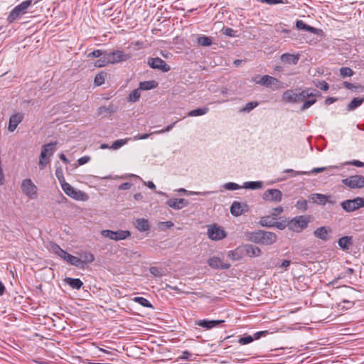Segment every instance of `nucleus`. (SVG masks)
Here are the masks:
<instances>
[{
	"instance_id": "obj_1",
	"label": "nucleus",
	"mask_w": 364,
	"mask_h": 364,
	"mask_svg": "<svg viewBox=\"0 0 364 364\" xmlns=\"http://www.w3.org/2000/svg\"><path fill=\"white\" fill-rule=\"evenodd\" d=\"M300 90H287L282 94V100L289 103H299L304 102L306 98L315 97L318 92L310 88L299 91Z\"/></svg>"
},
{
	"instance_id": "obj_2",
	"label": "nucleus",
	"mask_w": 364,
	"mask_h": 364,
	"mask_svg": "<svg viewBox=\"0 0 364 364\" xmlns=\"http://www.w3.org/2000/svg\"><path fill=\"white\" fill-rule=\"evenodd\" d=\"M246 235L250 241L264 245H272L277 239V236L275 233L262 230L255 232H248L246 233Z\"/></svg>"
},
{
	"instance_id": "obj_3",
	"label": "nucleus",
	"mask_w": 364,
	"mask_h": 364,
	"mask_svg": "<svg viewBox=\"0 0 364 364\" xmlns=\"http://www.w3.org/2000/svg\"><path fill=\"white\" fill-rule=\"evenodd\" d=\"M56 142H50L42 146L39 159L40 169H43L50 163L49 157L53 155Z\"/></svg>"
},
{
	"instance_id": "obj_4",
	"label": "nucleus",
	"mask_w": 364,
	"mask_h": 364,
	"mask_svg": "<svg viewBox=\"0 0 364 364\" xmlns=\"http://www.w3.org/2000/svg\"><path fill=\"white\" fill-rule=\"evenodd\" d=\"M61 187L67 196L75 200L85 201L87 199V196L85 193L75 189L70 183L65 182L64 178H63V182H61Z\"/></svg>"
},
{
	"instance_id": "obj_5",
	"label": "nucleus",
	"mask_w": 364,
	"mask_h": 364,
	"mask_svg": "<svg viewBox=\"0 0 364 364\" xmlns=\"http://www.w3.org/2000/svg\"><path fill=\"white\" fill-rule=\"evenodd\" d=\"M309 222V220L306 216H297L287 223V227L290 230L299 232L307 227Z\"/></svg>"
},
{
	"instance_id": "obj_6",
	"label": "nucleus",
	"mask_w": 364,
	"mask_h": 364,
	"mask_svg": "<svg viewBox=\"0 0 364 364\" xmlns=\"http://www.w3.org/2000/svg\"><path fill=\"white\" fill-rule=\"evenodd\" d=\"M101 235L106 238L114 241H119L125 240L131 236V232L129 230H118L113 231L110 230H103L101 231Z\"/></svg>"
},
{
	"instance_id": "obj_7",
	"label": "nucleus",
	"mask_w": 364,
	"mask_h": 364,
	"mask_svg": "<svg viewBox=\"0 0 364 364\" xmlns=\"http://www.w3.org/2000/svg\"><path fill=\"white\" fill-rule=\"evenodd\" d=\"M341 208L346 212L350 213L364 207V199L361 197H356L353 199L343 200L341 203Z\"/></svg>"
},
{
	"instance_id": "obj_8",
	"label": "nucleus",
	"mask_w": 364,
	"mask_h": 364,
	"mask_svg": "<svg viewBox=\"0 0 364 364\" xmlns=\"http://www.w3.org/2000/svg\"><path fill=\"white\" fill-rule=\"evenodd\" d=\"M255 82L272 90H277L283 87L282 82L278 79L268 75H263L259 80Z\"/></svg>"
},
{
	"instance_id": "obj_9",
	"label": "nucleus",
	"mask_w": 364,
	"mask_h": 364,
	"mask_svg": "<svg viewBox=\"0 0 364 364\" xmlns=\"http://www.w3.org/2000/svg\"><path fill=\"white\" fill-rule=\"evenodd\" d=\"M32 4V0L22 1L20 4L14 7L8 16V21L13 22L21 15L26 13V10Z\"/></svg>"
},
{
	"instance_id": "obj_10",
	"label": "nucleus",
	"mask_w": 364,
	"mask_h": 364,
	"mask_svg": "<svg viewBox=\"0 0 364 364\" xmlns=\"http://www.w3.org/2000/svg\"><path fill=\"white\" fill-rule=\"evenodd\" d=\"M21 188L23 193L28 198L34 199L37 197L38 188L31 179L23 180Z\"/></svg>"
},
{
	"instance_id": "obj_11",
	"label": "nucleus",
	"mask_w": 364,
	"mask_h": 364,
	"mask_svg": "<svg viewBox=\"0 0 364 364\" xmlns=\"http://www.w3.org/2000/svg\"><path fill=\"white\" fill-rule=\"evenodd\" d=\"M207 235L210 240L215 241L220 240L227 236L224 229L216 224L208 226Z\"/></svg>"
},
{
	"instance_id": "obj_12",
	"label": "nucleus",
	"mask_w": 364,
	"mask_h": 364,
	"mask_svg": "<svg viewBox=\"0 0 364 364\" xmlns=\"http://www.w3.org/2000/svg\"><path fill=\"white\" fill-rule=\"evenodd\" d=\"M108 61L110 64H117L129 60L131 54L124 53L122 50H116L113 52L107 53Z\"/></svg>"
},
{
	"instance_id": "obj_13",
	"label": "nucleus",
	"mask_w": 364,
	"mask_h": 364,
	"mask_svg": "<svg viewBox=\"0 0 364 364\" xmlns=\"http://www.w3.org/2000/svg\"><path fill=\"white\" fill-rule=\"evenodd\" d=\"M342 183L350 188H364V176L362 175H354L342 180Z\"/></svg>"
},
{
	"instance_id": "obj_14",
	"label": "nucleus",
	"mask_w": 364,
	"mask_h": 364,
	"mask_svg": "<svg viewBox=\"0 0 364 364\" xmlns=\"http://www.w3.org/2000/svg\"><path fill=\"white\" fill-rule=\"evenodd\" d=\"M147 63L152 69L159 70L164 73L171 70V67L160 58H149Z\"/></svg>"
},
{
	"instance_id": "obj_15",
	"label": "nucleus",
	"mask_w": 364,
	"mask_h": 364,
	"mask_svg": "<svg viewBox=\"0 0 364 364\" xmlns=\"http://www.w3.org/2000/svg\"><path fill=\"white\" fill-rule=\"evenodd\" d=\"M262 199L268 202L279 203L282 199V191L276 188L267 189L262 194Z\"/></svg>"
},
{
	"instance_id": "obj_16",
	"label": "nucleus",
	"mask_w": 364,
	"mask_h": 364,
	"mask_svg": "<svg viewBox=\"0 0 364 364\" xmlns=\"http://www.w3.org/2000/svg\"><path fill=\"white\" fill-rule=\"evenodd\" d=\"M188 204L189 202L184 198H171L166 201V205L174 210H181Z\"/></svg>"
},
{
	"instance_id": "obj_17",
	"label": "nucleus",
	"mask_w": 364,
	"mask_h": 364,
	"mask_svg": "<svg viewBox=\"0 0 364 364\" xmlns=\"http://www.w3.org/2000/svg\"><path fill=\"white\" fill-rule=\"evenodd\" d=\"M331 232L332 230L330 227L322 226L316 229L314 232V235L318 239H321L323 241H327L329 239V235Z\"/></svg>"
},
{
	"instance_id": "obj_18",
	"label": "nucleus",
	"mask_w": 364,
	"mask_h": 364,
	"mask_svg": "<svg viewBox=\"0 0 364 364\" xmlns=\"http://www.w3.org/2000/svg\"><path fill=\"white\" fill-rule=\"evenodd\" d=\"M23 114L18 112L11 115L9 118L8 129L9 132H13L18 125L23 121Z\"/></svg>"
},
{
	"instance_id": "obj_19",
	"label": "nucleus",
	"mask_w": 364,
	"mask_h": 364,
	"mask_svg": "<svg viewBox=\"0 0 364 364\" xmlns=\"http://www.w3.org/2000/svg\"><path fill=\"white\" fill-rule=\"evenodd\" d=\"M224 320H208L203 319L196 321V325L204 328L205 329H211L220 323H224Z\"/></svg>"
},
{
	"instance_id": "obj_20",
	"label": "nucleus",
	"mask_w": 364,
	"mask_h": 364,
	"mask_svg": "<svg viewBox=\"0 0 364 364\" xmlns=\"http://www.w3.org/2000/svg\"><path fill=\"white\" fill-rule=\"evenodd\" d=\"M208 265L213 269H228L230 267L229 263H224L217 257H211L208 261Z\"/></svg>"
},
{
	"instance_id": "obj_21",
	"label": "nucleus",
	"mask_w": 364,
	"mask_h": 364,
	"mask_svg": "<svg viewBox=\"0 0 364 364\" xmlns=\"http://www.w3.org/2000/svg\"><path fill=\"white\" fill-rule=\"evenodd\" d=\"M245 256L244 245L239 246L233 250L229 251L228 257L232 261L241 259Z\"/></svg>"
},
{
	"instance_id": "obj_22",
	"label": "nucleus",
	"mask_w": 364,
	"mask_h": 364,
	"mask_svg": "<svg viewBox=\"0 0 364 364\" xmlns=\"http://www.w3.org/2000/svg\"><path fill=\"white\" fill-rule=\"evenodd\" d=\"M247 205L234 201L230 206V213L234 216H240L246 210Z\"/></svg>"
},
{
	"instance_id": "obj_23",
	"label": "nucleus",
	"mask_w": 364,
	"mask_h": 364,
	"mask_svg": "<svg viewBox=\"0 0 364 364\" xmlns=\"http://www.w3.org/2000/svg\"><path fill=\"white\" fill-rule=\"evenodd\" d=\"M244 250L245 256L247 255L250 257H259L262 253L259 247L250 244L244 245Z\"/></svg>"
},
{
	"instance_id": "obj_24",
	"label": "nucleus",
	"mask_w": 364,
	"mask_h": 364,
	"mask_svg": "<svg viewBox=\"0 0 364 364\" xmlns=\"http://www.w3.org/2000/svg\"><path fill=\"white\" fill-rule=\"evenodd\" d=\"M296 28H298L299 30H305L306 31H309V32H310L311 33L316 34V35H318L320 33H321V29H318V28L310 26L306 24L301 20H297L296 21Z\"/></svg>"
},
{
	"instance_id": "obj_25",
	"label": "nucleus",
	"mask_w": 364,
	"mask_h": 364,
	"mask_svg": "<svg viewBox=\"0 0 364 364\" xmlns=\"http://www.w3.org/2000/svg\"><path fill=\"white\" fill-rule=\"evenodd\" d=\"M63 259H64L71 265L82 268V259L80 258H78L77 257L69 254L68 252H66L65 255L63 257Z\"/></svg>"
},
{
	"instance_id": "obj_26",
	"label": "nucleus",
	"mask_w": 364,
	"mask_h": 364,
	"mask_svg": "<svg viewBox=\"0 0 364 364\" xmlns=\"http://www.w3.org/2000/svg\"><path fill=\"white\" fill-rule=\"evenodd\" d=\"M309 198L313 203L325 205L328 202V198H331V196H326L321 193H314L311 194Z\"/></svg>"
},
{
	"instance_id": "obj_27",
	"label": "nucleus",
	"mask_w": 364,
	"mask_h": 364,
	"mask_svg": "<svg viewBox=\"0 0 364 364\" xmlns=\"http://www.w3.org/2000/svg\"><path fill=\"white\" fill-rule=\"evenodd\" d=\"M299 58V54L294 55L287 53L281 55V60L284 63L296 65L297 64Z\"/></svg>"
},
{
	"instance_id": "obj_28",
	"label": "nucleus",
	"mask_w": 364,
	"mask_h": 364,
	"mask_svg": "<svg viewBox=\"0 0 364 364\" xmlns=\"http://www.w3.org/2000/svg\"><path fill=\"white\" fill-rule=\"evenodd\" d=\"M135 228L140 232L148 231L150 228L149 221L144 218H138L134 223Z\"/></svg>"
},
{
	"instance_id": "obj_29",
	"label": "nucleus",
	"mask_w": 364,
	"mask_h": 364,
	"mask_svg": "<svg viewBox=\"0 0 364 364\" xmlns=\"http://www.w3.org/2000/svg\"><path fill=\"white\" fill-rule=\"evenodd\" d=\"M338 246L343 250H348L353 244V238L350 236H344L338 241Z\"/></svg>"
},
{
	"instance_id": "obj_30",
	"label": "nucleus",
	"mask_w": 364,
	"mask_h": 364,
	"mask_svg": "<svg viewBox=\"0 0 364 364\" xmlns=\"http://www.w3.org/2000/svg\"><path fill=\"white\" fill-rule=\"evenodd\" d=\"M64 282L73 289H80L83 286V282L77 278L66 277Z\"/></svg>"
},
{
	"instance_id": "obj_31",
	"label": "nucleus",
	"mask_w": 364,
	"mask_h": 364,
	"mask_svg": "<svg viewBox=\"0 0 364 364\" xmlns=\"http://www.w3.org/2000/svg\"><path fill=\"white\" fill-rule=\"evenodd\" d=\"M157 85L158 83L154 80L144 81L139 83V88L140 90H149L156 88Z\"/></svg>"
},
{
	"instance_id": "obj_32",
	"label": "nucleus",
	"mask_w": 364,
	"mask_h": 364,
	"mask_svg": "<svg viewBox=\"0 0 364 364\" xmlns=\"http://www.w3.org/2000/svg\"><path fill=\"white\" fill-rule=\"evenodd\" d=\"M50 249L53 253L58 255L61 259H63V257H64L67 252L55 243H51Z\"/></svg>"
},
{
	"instance_id": "obj_33",
	"label": "nucleus",
	"mask_w": 364,
	"mask_h": 364,
	"mask_svg": "<svg viewBox=\"0 0 364 364\" xmlns=\"http://www.w3.org/2000/svg\"><path fill=\"white\" fill-rule=\"evenodd\" d=\"M364 102V97H355L348 105V110L351 111L361 105Z\"/></svg>"
},
{
	"instance_id": "obj_34",
	"label": "nucleus",
	"mask_w": 364,
	"mask_h": 364,
	"mask_svg": "<svg viewBox=\"0 0 364 364\" xmlns=\"http://www.w3.org/2000/svg\"><path fill=\"white\" fill-rule=\"evenodd\" d=\"M177 191L179 192V193H186L187 195L203 196H208V195L212 194V193H214L213 191H204V192L188 191L187 190H186L185 188H183L178 189Z\"/></svg>"
},
{
	"instance_id": "obj_35",
	"label": "nucleus",
	"mask_w": 364,
	"mask_h": 364,
	"mask_svg": "<svg viewBox=\"0 0 364 364\" xmlns=\"http://www.w3.org/2000/svg\"><path fill=\"white\" fill-rule=\"evenodd\" d=\"M197 43L202 46L206 47L210 46L213 43L212 38L210 37L202 35L197 38Z\"/></svg>"
},
{
	"instance_id": "obj_36",
	"label": "nucleus",
	"mask_w": 364,
	"mask_h": 364,
	"mask_svg": "<svg viewBox=\"0 0 364 364\" xmlns=\"http://www.w3.org/2000/svg\"><path fill=\"white\" fill-rule=\"evenodd\" d=\"M82 267L85 263H92L95 260V256L92 253L88 251H85L81 253Z\"/></svg>"
},
{
	"instance_id": "obj_37",
	"label": "nucleus",
	"mask_w": 364,
	"mask_h": 364,
	"mask_svg": "<svg viewBox=\"0 0 364 364\" xmlns=\"http://www.w3.org/2000/svg\"><path fill=\"white\" fill-rule=\"evenodd\" d=\"M262 186L263 183L262 181L245 182L243 185V188L252 190L259 189L262 188Z\"/></svg>"
},
{
	"instance_id": "obj_38",
	"label": "nucleus",
	"mask_w": 364,
	"mask_h": 364,
	"mask_svg": "<svg viewBox=\"0 0 364 364\" xmlns=\"http://www.w3.org/2000/svg\"><path fill=\"white\" fill-rule=\"evenodd\" d=\"M208 111H209V109L208 107L198 108V109L190 111L187 114V116H188V117L201 116V115H204L206 113H208Z\"/></svg>"
},
{
	"instance_id": "obj_39",
	"label": "nucleus",
	"mask_w": 364,
	"mask_h": 364,
	"mask_svg": "<svg viewBox=\"0 0 364 364\" xmlns=\"http://www.w3.org/2000/svg\"><path fill=\"white\" fill-rule=\"evenodd\" d=\"M140 96V89H135L129 93V96L127 97V101L132 103L136 102L139 100Z\"/></svg>"
},
{
	"instance_id": "obj_40",
	"label": "nucleus",
	"mask_w": 364,
	"mask_h": 364,
	"mask_svg": "<svg viewBox=\"0 0 364 364\" xmlns=\"http://www.w3.org/2000/svg\"><path fill=\"white\" fill-rule=\"evenodd\" d=\"M110 64L109 62L108 61V58H107V53H105L103 55H102L100 57V59L97 60L95 63H94V66L96 67V68H102V67H105L107 65Z\"/></svg>"
},
{
	"instance_id": "obj_41",
	"label": "nucleus",
	"mask_w": 364,
	"mask_h": 364,
	"mask_svg": "<svg viewBox=\"0 0 364 364\" xmlns=\"http://www.w3.org/2000/svg\"><path fill=\"white\" fill-rule=\"evenodd\" d=\"M132 300L134 302L139 304L140 305H141L144 307L153 308L152 304L146 298L141 297V296H136V297L133 298Z\"/></svg>"
},
{
	"instance_id": "obj_42",
	"label": "nucleus",
	"mask_w": 364,
	"mask_h": 364,
	"mask_svg": "<svg viewBox=\"0 0 364 364\" xmlns=\"http://www.w3.org/2000/svg\"><path fill=\"white\" fill-rule=\"evenodd\" d=\"M130 139H118L112 143L110 146V149L113 150H117L121 148L122 146L125 145Z\"/></svg>"
},
{
	"instance_id": "obj_43",
	"label": "nucleus",
	"mask_w": 364,
	"mask_h": 364,
	"mask_svg": "<svg viewBox=\"0 0 364 364\" xmlns=\"http://www.w3.org/2000/svg\"><path fill=\"white\" fill-rule=\"evenodd\" d=\"M327 168H328L327 167L314 168H313L312 170H311L309 171L298 172L296 174H305V175L309 176L311 174H315V173H321V172L326 171Z\"/></svg>"
},
{
	"instance_id": "obj_44",
	"label": "nucleus",
	"mask_w": 364,
	"mask_h": 364,
	"mask_svg": "<svg viewBox=\"0 0 364 364\" xmlns=\"http://www.w3.org/2000/svg\"><path fill=\"white\" fill-rule=\"evenodd\" d=\"M258 105L257 102H250L240 109L241 112L248 113Z\"/></svg>"
},
{
	"instance_id": "obj_45",
	"label": "nucleus",
	"mask_w": 364,
	"mask_h": 364,
	"mask_svg": "<svg viewBox=\"0 0 364 364\" xmlns=\"http://www.w3.org/2000/svg\"><path fill=\"white\" fill-rule=\"evenodd\" d=\"M259 223L262 227H272L273 220L270 216H266L262 218Z\"/></svg>"
},
{
	"instance_id": "obj_46",
	"label": "nucleus",
	"mask_w": 364,
	"mask_h": 364,
	"mask_svg": "<svg viewBox=\"0 0 364 364\" xmlns=\"http://www.w3.org/2000/svg\"><path fill=\"white\" fill-rule=\"evenodd\" d=\"M353 71L352 69L348 67H342L340 69V75L343 77H350L353 75Z\"/></svg>"
},
{
	"instance_id": "obj_47",
	"label": "nucleus",
	"mask_w": 364,
	"mask_h": 364,
	"mask_svg": "<svg viewBox=\"0 0 364 364\" xmlns=\"http://www.w3.org/2000/svg\"><path fill=\"white\" fill-rule=\"evenodd\" d=\"M105 74L104 73H100L96 75L94 82L97 86H100L105 82Z\"/></svg>"
},
{
	"instance_id": "obj_48",
	"label": "nucleus",
	"mask_w": 364,
	"mask_h": 364,
	"mask_svg": "<svg viewBox=\"0 0 364 364\" xmlns=\"http://www.w3.org/2000/svg\"><path fill=\"white\" fill-rule=\"evenodd\" d=\"M295 207L300 210L305 211L308 208L307 201L305 199H300L296 202Z\"/></svg>"
},
{
	"instance_id": "obj_49",
	"label": "nucleus",
	"mask_w": 364,
	"mask_h": 364,
	"mask_svg": "<svg viewBox=\"0 0 364 364\" xmlns=\"http://www.w3.org/2000/svg\"><path fill=\"white\" fill-rule=\"evenodd\" d=\"M176 123H177V121H176L173 123L166 126L164 129H160V130H157V131H154V132H151V134H163V133H165V132H168L171 131L173 128V127L175 126V124Z\"/></svg>"
},
{
	"instance_id": "obj_50",
	"label": "nucleus",
	"mask_w": 364,
	"mask_h": 364,
	"mask_svg": "<svg viewBox=\"0 0 364 364\" xmlns=\"http://www.w3.org/2000/svg\"><path fill=\"white\" fill-rule=\"evenodd\" d=\"M223 187L228 191H235L240 188V186L235 183L228 182L223 185Z\"/></svg>"
},
{
	"instance_id": "obj_51",
	"label": "nucleus",
	"mask_w": 364,
	"mask_h": 364,
	"mask_svg": "<svg viewBox=\"0 0 364 364\" xmlns=\"http://www.w3.org/2000/svg\"><path fill=\"white\" fill-rule=\"evenodd\" d=\"M106 51L102 50H95L92 52L87 54L88 58H100L103 55Z\"/></svg>"
},
{
	"instance_id": "obj_52",
	"label": "nucleus",
	"mask_w": 364,
	"mask_h": 364,
	"mask_svg": "<svg viewBox=\"0 0 364 364\" xmlns=\"http://www.w3.org/2000/svg\"><path fill=\"white\" fill-rule=\"evenodd\" d=\"M255 340L253 336H246L240 338L239 343L242 345L248 344Z\"/></svg>"
},
{
	"instance_id": "obj_53",
	"label": "nucleus",
	"mask_w": 364,
	"mask_h": 364,
	"mask_svg": "<svg viewBox=\"0 0 364 364\" xmlns=\"http://www.w3.org/2000/svg\"><path fill=\"white\" fill-rule=\"evenodd\" d=\"M316 102V100L315 98H313V99H311V100H306V101H304V104L301 108V109L302 111L308 109L309 107H310L311 105H313L315 102Z\"/></svg>"
},
{
	"instance_id": "obj_54",
	"label": "nucleus",
	"mask_w": 364,
	"mask_h": 364,
	"mask_svg": "<svg viewBox=\"0 0 364 364\" xmlns=\"http://www.w3.org/2000/svg\"><path fill=\"white\" fill-rule=\"evenodd\" d=\"M316 86L317 87H318L319 89L324 90V91L328 90V87H329L328 84L323 80L318 81V82L316 83Z\"/></svg>"
},
{
	"instance_id": "obj_55",
	"label": "nucleus",
	"mask_w": 364,
	"mask_h": 364,
	"mask_svg": "<svg viewBox=\"0 0 364 364\" xmlns=\"http://www.w3.org/2000/svg\"><path fill=\"white\" fill-rule=\"evenodd\" d=\"M287 226L286 221L275 222L273 221L272 227H275L279 230H284Z\"/></svg>"
},
{
	"instance_id": "obj_56",
	"label": "nucleus",
	"mask_w": 364,
	"mask_h": 364,
	"mask_svg": "<svg viewBox=\"0 0 364 364\" xmlns=\"http://www.w3.org/2000/svg\"><path fill=\"white\" fill-rule=\"evenodd\" d=\"M344 164L345 165H353V166H355L357 167H363L364 166V163L360 161H358V160H352L350 161H347Z\"/></svg>"
},
{
	"instance_id": "obj_57",
	"label": "nucleus",
	"mask_w": 364,
	"mask_h": 364,
	"mask_svg": "<svg viewBox=\"0 0 364 364\" xmlns=\"http://www.w3.org/2000/svg\"><path fill=\"white\" fill-rule=\"evenodd\" d=\"M235 32L236 31H234L232 28L227 27L223 29V33L227 36L234 37L235 36Z\"/></svg>"
},
{
	"instance_id": "obj_58",
	"label": "nucleus",
	"mask_w": 364,
	"mask_h": 364,
	"mask_svg": "<svg viewBox=\"0 0 364 364\" xmlns=\"http://www.w3.org/2000/svg\"><path fill=\"white\" fill-rule=\"evenodd\" d=\"M149 272L154 277H161L162 274L156 267H151L149 269Z\"/></svg>"
},
{
	"instance_id": "obj_59",
	"label": "nucleus",
	"mask_w": 364,
	"mask_h": 364,
	"mask_svg": "<svg viewBox=\"0 0 364 364\" xmlns=\"http://www.w3.org/2000/svg\"><path fill=\"white\" fill-rule=\"evenodd\" d=\"M283 212V208L282 206L277 207L275 208H273L271 213V215L272 217H277L280 213Z\"/></svg>"
},
{
	"instance_id": "obj_60",
	"label": "nucleus",
	"mask_w": 364,
	"mask_h": 364,
	"mask_svg": "<svg viewBox=\"0 0 364 364\" xmlns=\"http://www.w3.org/2000/svg\"><path fill=\"white\" fill-rule=\"evenodd\" d=\"M343 85L346 88H347L348 90H354V89H358V88L362 89L363 88L362 86H360V85H355L348 82H344Z\"/></svg>"
},
{
	"instance_id": "obj_61",
	"label": "nucleus",
	"mask_w": 364,
	"mask_h": 364,
	"mask_svg": "<svg viewBox=\"0 0 364 364\" xmlns=\"http://www.w3.org/2000/svg\"><path fill=\"white\" fill-rule=\"evenodd\" d=\"M268 334H269V332L267 331H258V332H256L255 333H254L253 337H254L255 340H257V339L260 338L262 336H266Z\"/></svg>"
},
{
	"instance_id": "obj_62",
	"label": "nucleus",
	"mask_w": 364,
	"mask_h": 364,
	"mask_svg": "<svg viewBox=\"0 0 364 364\" xmlns=\"http://www.w3.org/2000/svg\"><path fill=\"white\" fill-rule=\"evenodd\" d=\"M152 134L150 133V134H137L136 136H134L133 139L134 140H139V139H148Z\"/></svg>"
},
{
	"instance_id": "obj_63",
	"label": "nucleus",
	"mask_w": 364,
	"mask_h": 364,
	"mask_svg": "<svg viewBox=\"0 0 364 364\" xmlns=\"http://www.w3.org/2000/svg\"><path fill=\"white\" fill-rule=\"evenodd\" d=\"M132 186V183H131L129 182H125V183L120 184L118 187V189L119 190H129V188H131Z\"/></svg>"
},
{
	"instance_id": "obj_64",
	"label": "nucleus",
	"mask_w": 364,
	"mask_h": 364,
	"mask_svg": "<svg viewBox=\"0 0 364 364\" xmlns=\"http://www.w3.org/2000/svg\"><path fill=\"white\" fill-rule=\"evenodd\" d=\"M90 160V156H82V157L80 158L77 160V162H78L79 165H84L86 163H87Z\"/></svg>"
}]
</instances>
